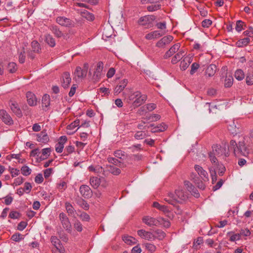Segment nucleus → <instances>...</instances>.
Instances as JSON below:
<instances>
[{
  "label": "nucleus",
  "mask_w": 253,
  "mask_h": 253,
  "mask_svg": "<svg viewBox=\"0 0 253 253\" xmlns=\"http://www.w3.org/2000/svg\"><path fill=\"white\" fill-rule=\"evenodd\" d=\"M222 146L218 144H214L212 146V151L209 153V157L212 164H216L217 160L215 157H222L225 159L229 156V151L226 148V144L225 143Z\"/></svg>",
  "instance_id": "1"
},
{
  "label": "nucleus",
  "mask_w": 253,
  "mask_h": 253,
  "mask_svg": "<svg viewBox=\"0 0 253 253\" xmlns=\"http://www.w3.org/2000/svg\"><path fill=\"white\" fill-rule=\"evenodd\" d=\"M188 193L182 187H179L175 190V194L169 193L168 197L165 198V201L169 204L174 206L177 203H181L185 201L188 198Z\"/></svg>",
  "instance_id": "2"
},
{
  "label": "nucleus",
  "mask_w": 253,
  "mask_h": 253,
  "mask_svg": "<svg viewBox=\"0 0 253 253\" xmlns=\"http://www.w3.org/2000/svg\"><path fill=\"white\" fill-rule=\"evenodd\" d=\"M124 93L127 95L130 101H133L134 105L135 106H140L143 104L147 99L146 95L142 94L139 91H133L128 88L125 89Z\"/></svg>",
  "instance_id": "3"
},
{
  "label": "nucleus",
  "mask_w": 253,
  "mask_h": 253,
  "mask_svg": "<svg viewBox=\"0 0 253 253\" xmlns=\"http://www.w3.org/2000/svg\"><path fill=\"white\" fill-rule=\"evenodd\" d=\"M245 139V138H244L242 140H241L238 142L237 150H235V156L242 155L244 156H247L249 153V149L246 146Z\"/></svg>",
  "instance_id": "4"
},
{
  "label": "nucleus",
  "mask_w": 253,
  "mask_h": 253,
  "mask_svg": "<svg viewBox=\"0 0 253 253\" xmlns=\"http://www.w3.org/2000/svg\"><path fill=\"white\" fill-rule=\"evenodd\" d=\"M156 19L154 15H147L141 17L138 20V24L145 26L146 28H150L153 27V22Z\"/></svg>",
  "instance_id": "5"
},
{
  "label": "nucleus",
  "mask_w": 253,
  "mask_h": 253,
  "mask_svg": "<svg viewBox=\"0 0 253 253\" xmlns=\"http://www.w3.org/2000/svg\"><path fill=\"white\" fill-rule=\"evenodd\" d=\"M59 218L63 228L69 233L72 232V226L70 221L65 213L61 212L59 214Z\"/></svg>",
  "instance_id": "6"
},
{
  "label": "nucleus",
  "mask_w": 253,
  "mask_h": 253,
  "mask_svg": "<svg viewBox=\"0 0 253 253\" xmlns=\"http://www.w3.org/2000/svg\"><path fill=\"white\" fill-rule=\"evenodd\" d=\"M56 22L62 26L66 27H72L74 26V22L64 16H59L56 18Z\"/></svg>",
  "instance_id": "7"
},
{
  "label": "nucleus",
  "mask_w": 253,
  "mask_h": 253,
  "mask_svg": "<svg viewBox=\"0 0 253 253\" xmlns=\"http://www.w3.org/2000/svg\"><path fill=\"white\" fill-rule=\"evenodd\" d=\"M103 62L101 61L98 62L93 74V78H94V79H99L104 77L105 73L103 72Z\"/></svg>",
  "instance_id": "8"
},
{
  "label": "nucleus",
  "mask_w": 253,
  "mask_h": 253,
  "mask_svg": "<svg viewBox=\"0 0 253 253\" xmlns=\"http://www.w3.org/2000/svg\"><path fill=\"white\" fill-rule=\"evenodd\" d=\"M137 234L142 239L148 241H154V236L153 233L151 232L147 231L144 229H140L137 231Z\"/></svg>",
  "instance_id": "9"
},
{
  "label": "nucleus",
  "mask_w": 253,
  "mask_h": 253,
  "mask_svg": "<svg viewBox=\"0 0 253 253\" xmlns=\"http://www.w3.org/2000/svg\"><path fill=\"white\" fill-rule=\"evenodd\" d=\"M37 140L42 143L46 144L49 141V138L46 129H43L40 133L36 134Z\"/></svg>",
  "instance_id": "10"
},
{
  "label": "nucleus",
  "mask_w": 253,
  "mask_h": 253,
  "mask_svg": "<svg viewBox=\"0 0 253 253\" xmlns=\"http://www.w3.org/2000/svg\"><path fill=\"white\" fill-rule=\"evenodd\" d=\"M165 31H154L146 35L145 38L148 40L157 39L165 35Z\"/></svg>",
  "instance_id": "11"
},
{
  "label": "nucleus",
  "mask_w": 253,
  "mask_h": 253,
  "mask_svg": "<svg viewBox=\"0 0 253 253\" xmlns=\"http://www.w3.org/2000/svg\"><path fill=\"white\" fill-rule=\"evenodd\" d=\"M81 194L84 198H89L92 195V192L90 187L86 185H82L80 188Z\"/></svg>",
  "instance_id": "12"
},
{
  "label": "nucleus",
  "mask_w": 253,
  "mask_h": 253,
  "mask_svg": "<svg viewBox=\"0 0 253 253\" xmlns=\"http://www.w3.org/2000/svg\"><path fill=\"white\" fill-rule=\"evenodd\" d=\"M184 184L188 191L195 197L198 198L200 197V193L197 189L189 181H184Z\"/></svg>",
  "instance_id": "13"
},
{
  "label": "nucleus",
  "mask_w": 253,
  "mask_h": 253,
  "mask_svg": "<svg viewBox=\"0 0 253 253\" xmlns=\"http://www.w3.org/2000/svg\"><path fill=\"white\" fill-rule=\"evenodd\" d=\"M0 117L2 121L6 125L13 124V121L10 116L4 110L0 111Z\"/></svg>",
  "instance_id": "14"
},
{
  "label": "nucleus",
  "mask_w": 253,
  "mask_h": 253,
  "mask_svg": "<svg viewBox=\"0 0 253 253\" xmlns=\"http://www.w3.org/2000/svg\"><path fill=\"white\" fill-rule=\"evenodd\" d=\"M142 221L149 226H157L158 225V217L155 218L149 216H145L143 217Z\"/></svg>",
  "instance_id": "15"
},
{
  "label": "nucleus",
  "mask_w": 253,
  "mask_h": 253,
  "mask_svg": "<svg viewBox=\"0 0 253 253\" xmlns=\"http://www.w3.org/2000/svg\"><path fill=\"white\" fill-rule=\"evenodd\" d=\"M173 40V37L171 36H165L159 40L156 43V46L158 47H164L167 44H168Z\"/></svg>",
  "instance_id": "16"
},
{
  "label": "nucleus",
  "mask_w": 253,
  "mask_h": 253,
  "mask_svg": "<svg viewBox=\"0 0 253 253\" xmlns=\"http://www.w3.org/2000/svg\"><path fill=\"white\" fill-rule=\"evenodd\" d=\"M194 168L195 170L197 172L198 174L204 181L209 180L208 172L205 170H204L202 167L199 165H196Z\"/></svg>",
  "instance_id": "17"
},
{
  "label": "nucleus",
  "mask_w": 253,
  "mask_h": 253,
  "mask_svg": "<svg viewBox=\"0 0 253 253\" xmlns=\"http://www.w3.org/2000/svg\"><path fill=\"white\" fill-rule=\"evenodd\" d=\"M27 101L30 106H35L37 105V100L36 95L31 91L26 93Z\"/></svg>",
  "instance_id": "18"
},
{
  "label": "nucleus",
  "mask_w": 253,
  "mask_h": 253,
  "mask_svg": "<svg viewBox=\"0 0 253 253\" xmlns=\"http://www.w3.org/2000/svg\"><path fill=\"white\" fill-rule=\"evenodd\" d=\"M9 106L11 111L18 117H21L22 116V112L20 109L18 103L14 101H11L9 103Z\"/></svg>",
  "instance_id": "19"
},
{
  "label": "nucleus",
  "mask_w": 253,
  "mask_h": 253,
  "mask_svg": "<svg viewBox=\"0 0 253 253\" xmlns=\"http://www.w3.org/2000/svg\"><path fill=\"white\" fill-rule=\"evenodd\" d=\"M180 46V45L179 43L174 44L168 51L166 52L164 56V58L165 59H167L168 58L171 56L174 53L178 50Z\"/></svg>",
  "instance_id": "20"
},
{
  "label": "nucleus",
  "mask_w": 253,
  "mask_h": 253,
  "mask_svg": "<svg viewBox=\"0 0 253 253\" xmlns=\"http://www.w3.org/2000/svg\"><path fill=\"white\" fill-rule=\"evenodd\" d=\"M160 0H154V3H150L151 5L147 7L148 11L154 12L161 8V4L160 3Z\"/></svg>",
  "instance_id": "21"
},
{
  "label": "nucleus",
  "mask_w": 253,
  "mask_h": 253,
  "mask_svg": "<svg viewBox=\"0 0 253 253\" xmlns=\"http://www.w3.org/2000/svg\"><path fill=\"white\" fill-rule=\"evenodd\" d=\"M127 84V80L122 81L114 88V94L118 95L124 90Z\"/></svg>",
  "instance_id": "22"
},
{
  "label": "nucleus",
  "mask_w": 253,
  "mask_h": 253,
  "mask_svg": "<svg viewBox=\"0 0 253 253\" xmlns=\"http://www.w3.org/2000/svg\"><path fill=\"white\" fill-rule=\"evenodd\" d=\"M87 73L85 72V71L82 70L81 67L78 66L76 67V70L74 72L75 78H78L79 79H84L86 76Z\"/></svg>",
  "instance_id": "23"
},
{
  "label": "nucleus",
  "mask_w": 253,
  "mask_h": 253,
  "mask_svg": "<svg viewBox=\"0 0 253 253\" xmlns=\"http://www.w3.org/2000/svg\"><path fill=\"white\" fill-rule=\"evenodd\" d=\"M217 68L214 64L209 65L206 70V75L207 77H212L215 73Z\"/></svg>",
  "instance_id": "24"
},
{
  "label": "nucleus",
  "mask_w": 253,
  "mask_h": 253,
  "mask_svg": "<svg viewBox=\"0 0 253 253\" xmlns=\"http://www.w3.org/2000/svg\"><path fill=\"white\" fill-rule=\"evenodd\" d=\"M65 208L69 216H71L74 218L76 217V211L74 207L70 203H65Z\"/></svg>",
  "instance_id": "25"
},
{
  "label": "nucleus",
  "mask_w": 253,
  "mask_h": 253,
  "mask_svg": "<svg viewBox=\"0 0 253 253\" xmlns=\"http://www.w3.org/2000/svg\"><path fill=\"white\" fill-rule=\"evenodd\" d=\"M192 62V58L189 57H186L181 61L180 64V69L182 70H185Z\"/></svg>",
  "instance_id": "26"
},
{
  "label": "nucleus",
  "mask_w": 253,
  "mask_h": 253,
  "mask_svg": "<svg viewBox=\"0 0 253 253\" xmlns=\"http://www.w3.org/2000/svg\"><path fill=\"white\" fill-rule=\"evenodd\" d=\"M185 55V53L183 50H180L177 52L172 58L171 63L173 64L177 63Z\"/></svg>",
  "instance_id": "27"
},
{
  "label": "nucleus",
  "mask_w": 253,
  "mask_h": 253,
  "mask_svg": "<svg viewBox=\"0 0 253 253\" xmlns=\"http://www.w3.org/2000/svg\"><path fill=\"white\" fill-rule=\"evenodd\" d=\"M51 242L52 245L58 250L60 252H61L62 245L60 244V241L57 237L52 236L50 238Z\"/></svg>",
  "instance_id": "28"
},
{
  "label": "nucleus",
  "mask_w": 253,
  "mask_h": 253,
  "mask_svg": "<svg viewBox=\"0 0 253 253\" xmlns=\"http://www.w3.org/2000/svg\"><path fill=\"white\" fill-rule=\"evenodd\" d=\"M50 30L57 38H61L64 36L63 33L56 26H51L50 27Z\"/></svg>",
  "instance_id": "29"
},
{
  "label": "nucleus",
  "mask_w": 253,
  "mask_h": 253,
  "mask_svg": "<svg viewBox=\"0 0 253 253\" xmlns=\"http://www.w3.org/2000/svg\"><path fill=\"white\" fill-rule=\"evenodd\" d=\"M153 233V236H154V240L156 239L159 240H163L166 236L165 232L160 229H157L155 230Z\"/></svg>",
  "instance_id": "30"
},
{
  "label": "nucleus",
  "mask_w": 253,
  "mask_h": 253,
  "mask_svg": "<svg viewBox=\"0 0 253 253\" xmlns=\"http://www.w3.org/2000/svg\"><path fill=\"white\" fill-rule=\"evenodd\" d=\"M45 41L48 45L52 47H54L56 44L54 39L50 34H46L45 36Z\"/></svg>",
  "instance_id": "31"
},
{
  "label": "nucleus",
  "mask_w": 253,
  "mask_h": 253,
  "mask_svg": "<svg viewBox=\"0 0 253 253\" xmlns=\"http://www.w3.org/2000/svg\"><path fill=\"white\" fill-rule=\"evenodd\" d=\"M77 204L84 210H88L89 206L84 200L81 198L78 199L76 201Z\"/></svg>",
  "instance_id": "32"
},
{
  "label": "nucleus",
  "mask_w": 253,
  "mask_h": 253,
  "mask_svg": "<svg viewBox=\"0 0 253 253\" xmlns=\"http://www.w3.org/2000/svg\"><path fill=\"white\" fill-rule=\"evenodd\" d=\"M250 39L249 37H247L241 40H238L236 42V45L239 47H241L244 46H246L250 42Z\"/></svg>",
  "instance_id": "33"
},
{
  "label": "nucleus",
  "mask_w": 253,
  "mask_h": 253,
  "mask_svg": "<svg viewBox=\"0 0 253 253\" xmlns=\"http://www.w3.org/2000/svg\"><path fill=\"white\" fill-rule=\"evenodd\" d=\"M90 183L92 187L96 189L100 184V179L97 177H91L90 178Z\"/></svg>",
  "instance_id": "34"
},
{
  "label": "nucleus",
  "mask_w": 253,
  "mask_h": 253,
  "mask_svg": "<svg viewBox=\"0 0 253 253\" xmlns=\"http://www.w3.org/2000/svg\"><path fill=\"white\" fill-rule=\"evenodd\" d=\"M42 104L43 108H47L50 105V96L47 94L43 95L42 100Z\"/></svg>",
  "instance_id": "35"
},
{
  "label": "nucleus",
  "mask_w": 253,
  "mask_h": 253,
  "mask_svg": "<svg viewBox=\"0 0 253 253\" xmlns=\"http://www.w3.org/2000/svg\"><path fill=\"white\" fill-rule=\"evenodd\" d=\"M227 235L230 236L229 241L231 242H235L241 239V234L239 233L233 234V232H229Z\"/></svg>",
  "instance_id": "36"
},
{
  "label": "nucleus",
  "mask_w": 253,
  "mask_h": 253,
  "mask_svg": "<svg viewBox=\"0 0 253 253\" xmlns=\"http://www.w3.org/2000/svg\"><path fill=\"white\" fill-rule=\"evenodd\" d=\"M123 241L128 245H134L137 243V240L131 236H124Z\"/></svg>",
  "instance_id": "37"
},
{
  "label": "nucleus",
  "mask_w": 253,
  "mask_h": 253,
  "mask_svg": "<svg viewBox=\"0 0 253 253\" xmlns=\"http://www.w3.org/2000/svg\"><path fill=\"white\" fill-rule=\"evenodd\" d=\"M153 206L154 208H157V209L163 211L165 213L169 211V210L167 206L165 205H161L157 202H155L153 203Z\"/></svg>",
  "instance_id": "38"
},
{
  "label": "nucleus",
  "mask_w": 253,
  "mask_h": 253,
  "mask_svg": "<svg viewBox=\"0 0 253 253\" xmlns=\"http://www.w3.org/2000/svg\"><path fill=\"white\" fill-rule=\"evenodd\" d=\"M156 107V105L154 103H149L146 105V106H143L140 108L141 111H152Z\"/></svg>",
  "instance_id": "39"
},
{
  "label": "nucleus",
  "mask_w": 253,
  "mask_h": 253,
  "mask_svg": "<svg viewBox=\"0 0 253 253\" xmlns=\"http://www.w3.org/2000/svg\"><path fill=\"white\" fill-rule=\"evenodd\" d=\"M162 225L164 227L168 228L170 226V223L169 221L164 218L159 217H158V225Z\"/></svg>",
  "instance_id": "40"
},
{
  "label": "nucleus",
  "mask_w": 253,
  "mask_h": 253,
  "mask_svg": "<svg viewBox=\"0 0 253 253\" xmlns=\"http://www.w3.org/2000/svg\"><path fill=\"white\" fill-rule=\"evenodd\" d=\"M107 160L109 163L115 166L121 167L123 165V163L121 161L115 158L109 157L107 158Z\"/></svg>",
  "instance_id": "41"
},
{
  "label": "nucleus",
  "mask_w": 253,
  "mask_h": 253,
  "mask_svg": "<svg viewBox=\"0 0 253 253\" xmlns=\"http://www.w3.org/2000/svg\"><path fill=\"white\" fill-rule=\"evenodd\" d=\"M31 46L32 47L33 51L36 53L40 52L41 48H40V45L39 43L36 41H34L31 43Z\"/></svg>",
  "instance_id": "42"
},
{
  "label": "nucleus",
  "mask_w": 253,
  "mask_h": 253,
  "mask_svg": "<svg viewBox=\"0 0 253 253\" xmlns=\"http://www.w3.org/2000/svg\"><path fill=\"white\" fill-rule=\"evenodd\" d=\"M160 118L161 116L159 115L155 114L146 116L145 118H144V120H146L147 121L149 122H154L160 120Z\"/></svg>",
  "instance_id": "43"
},
{
  "label": "nucleus",
  "mask_w": 253,
  "mask_h": 253,
  "mask_svg": "<svg viewBox=\"0 0 253 253\" xmlns=\"http://www.w3.org/2000/svg\"><path fill=\"white\" fill-rule=\"evenodd\" d=\"M214 164L216 166V168L218 169L219 175L220 176L223 175L226 169L225 167L222 164L218 163V161L216 162V164Z\"/></svg>",
  "instance_id": "44"
},
{
  "label": "nucleus",
  "mask_w": 253,
  "mask_h": 253,
  "mask_svg": "<svg viewBox=\"0 0 253 253\" xmlns=\"http://www.w3.org/2000/svg\"><path fill=\"white\" fill-rule=\"evenodd\" d=\"M209 170L211 176L212 183L213 184L217 180L216 171L215 169L213 167L210 168Z\"/></svg>",
  "instance_id": "45"
},
{
  "label": "nucleus",
  "mask_w": 253,
  "mask_h": 253,
  "mask_svg": "<svg viewBox=\"0 0 253 253\" xmlns=\"http://www.w3.org/2000/svg\"><path fill=\"white\" fill-rule=\"evenodd\" d=\"M109 171L114 175H118L121 173V170L113 166L108 167Z\"/></svg>",
  "instance_id": "46"
},
{
  "label": "nucleus",
  "mask_w": 253,
  "mask_h": 253,
  "mask_svg": "<svg viewBox=\"0 0 253 253\" xmlns=\"http://www.w3.org/2000/svg\"><path fill=\"white\" fill-rule=\"evenodd\" d=\"M8 71L13 73L17 70L16 64L14 62L9 63L7 66Z\"/></svg>",
  "instance_id": "47"
},
{
  "label": "nucleus",
  "mask_w": 253,
  "mask_h": 253,
  "mask_svg": "<svg viewBox=\"0 0 253 253\" xmlns=\"http://www.w3.org/2000/svg\"><path fill=\"white\" fill-rule=\"evenodd\" d=\"M147 136V134L145 131H138L134 135V137L136 139H142Z\"/></svg>",
  "instance_id": "48"
},
{
  "label": "nucleus",
  "mask_w": 253,
  "mask_h": 253,
  "mask_svg": "<svg viewBox=\"0 0 253 253\" xmlns=\"http://www.w3.org/2000/svg\"><path fill=\"white\" fill-rule=\"evenodd\" d=\"M21 173L25 176L30 175L31 173V169L27 166L22 167L21 169Z\"/></svg>",
  "instance_id": "49"
},
{
  "label": "nucleus",
  "mask_w": 253,
  "mask_h": 253,
  "mask_svg": "<svg viewBox=\"0 0 253 253\" xmlns=\"http://www.w3.org/2000/svg\"><path fill=\"white\" fill-rule=\"evenodd\" d=\"M82 14L83 17H84L85 18L89 20L92 21L94 20V16L92 14L88 12L86 10H84L82 12Z\"/></svg>",
  "instance_id": "50"
},
{
  "label": "nucleus",
  "mask_w": 253,
  "mask_h": 253,
  "mask_svg": "<svg viewBox=\"0 0 253 253\" xmlns=\"http://www.w3.org/2000/svg\"><path fill=\"white\" fill-rule=\"evenodd\" d=\"M144 245L146 249L151 253H153L156 251V246L151 243H146L144 244Z\"/></svg>",
  "instance_id": "51"
},
{
  "label": "nucleus",
  "mask_w": 253,
  "mask_h": 253,
  "mask_svg": "<svg viewBox=\"0 0 253 253\" xmlns=\"http://www.w3.org/2000/svg\"><path fill=\"white\" fill-rule=\"evenodd\" d=\"M235 77L236 79H244L245 75L244 72L241 70H237L235 73Z\"/></svg>",
  "instance_id": "52"
},
{
  "label": "nucleus",
  "mask_w": 253,
  "mask_h": 253,
  "mask_svg": "<svg viewBox=\"0 0 253 253\" xmlns=\"http://www.w3.org/2000/svg\"><path fill=\"white\" fill-rule=\"evenodd\" d=\"M74 227L78 232H81L83 230L82 224L78 220L75 221Z\"/></svg>",
  "instance_id": "53"
},
{
  "label": "nucleus",
  "mask_w": 253,
  "mask_h": 253,
  "mask_svg": "<svg viewBox=\"0 0 253 253\" xmlns=\"http://www.w3.org/2000/svg\"><path fill=\"white\" fill-rule=\"evenodd\" d=\"M80 125V121L79 120L75 121L74 122L72 123L70 125H68L67 127L68 129L73 130L77 126H78Z\"/></svg>",
  "instance_id": "54"
},
{
  "label": "nucleus",
  "mask_w": 253,
  "mask_h": 253,
  "mask_svg": "<svg viewBox=\"0 0 253 253\" xmlns=\"http://www.w3.org/2000/svg\"><path fill=\"white\" fill-rule=\"evenodd\" d=\"M238 143L237 144L236 142L234 140H231L230 142V144L229 147L227 149H231L233 150L234 153L235 154V150H237L238 147Z\"/></svg>",
  "instance_id": "55"
},
{
  "label": "nucleus",
  "mask_w": 253,
  "mask_h": 253,
  "mask_svg": "<svg viewBox=\"0 0 253 253\" xmlns=\"http://www.w3.org/2000/svg\"><path fill=\"white\" fill-rule=\"evenodd\" d=\"M156 26L158 29L161 30V31H165L167 33L166 22L164 21L163 22L157 23L156 24Z\"/></svg>",
  "instance_id": "56"
},
{
  "label": "nucleus",
  "mask_w": 253,
  "mask_h": 253,
  "mask_svg": "<svg viewBox=\"0 0 253 253\" xmlns=\"http://www.w3.org/2000/svg\"><path fill=\"white\" fill-rule=\"evenodd\" d=\"M200 67V65L199 64L195 62V63H193L192 65H191V71H190V74H194L196 71L197 70L199 69Z\"/></svg>",
  "instance_id": "57"
},
{
  "label": "nucleus",
  "mask_w": 253,
  "mask_h": 253,
  "mask_svg": "<svg viewBox=\"0 0 253 253\" xmlns=\"http://www.w3.org/2000/svg\"><path fill=\"white\" fill-rule=\"evenodd\" d=\"M243 22L241 20H238L236 22L235 29L236 30L240 32L243 29Z\"/></svg>",
  "instance_id": "58"
},
{
  "label": "nucleus",
  "mask_w": 253,
  "mask_h": 253,
  "mask_svg": "<svg viewBox=\"0 0 253 253\" xmlns=\"http://www.w3.org/2000/svg\"><path fill=\"white\" fill-rule=\"evenodd\" d=\"M114 155L116 158L122 159L125 157V152L120 150H117L114 152Z\"/></svg>",
  "instance_id": "59"
},
{
  "label": "nucleus",
  "mask_w": 253,
  "mask_h": 253,
  "mask_svg": "<svg viewBox=\"0 0 253 253\" xmlns=\"http://www.w3.org/2000/svg\"><path fill=\"white\" fill-rule=\"evenodd\" d=\"M22 239V235L20 233L14 234L11 236V239L15 242H19Z\"/></svg>",
  "instance_id": "60"
},
{
  "label": "nucleus",
  "mask_w": 253,
  "mask_h": 253,
  "mask_svg": "<svg viewBox=\"0 0 253 253\" xmlns=\"http://www.w3.org/2000/svg\"><path fill=\"white\" fill-rule=\"evenodd\" d=\"M9 170L10 171L12 177H13L18 175L19 173V170L17 169L9 168Z\"/></svg>",
  "instance_id": "61"
},
{
  "label": "nucleus",
  "mask_w": 253,
  "mask_h": 253,
  "mask_svg": "<svg viewBox=\"0 0 253 253\" xmlns=\"http://www.w3.org/2000/svg\"><path fill=\"white\" fill-rule=\"evenodd\" d=\"M100 92L103 93V95H109L110 94V90L108 88L101 87L98 89Z\"/></svg>",
  "instance_id": "62"
},
{
  "label": "nucleus",
  "mask_w": 253,
  "mask_h": 253,
  "mask_svg": "<svg viewBox=\"0 0 253 253\" xmlns=\"http://www.w3.org/2000/svg\"><path fill=\"white\" fill-rule=\"evenodd\" d=\"M243 34L249 38L252 37L253 36V28L250 27L248 30L244 31Z\"/></svg>",
  "instance_id": "63"
},
{
  "label": "nucleus",
  "mask_w": 253,
  "mask_h": 253,
  "mask_svg": "<svg viewBox=\"0 0 253 253\" xmlns=\"http://www.w3.org/2000/svg\"><path fill=\"white\" fill-rule=\"evenodd\" d=\"M80 217L83 221H88L90 219L89 215L85 212H83L80 215Z\"/></svg>",
  "instance_id": "64"
}]
</instances>
